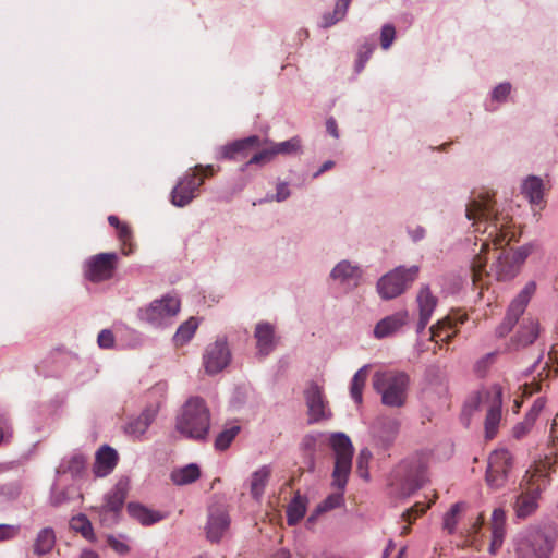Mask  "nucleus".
<instances>
[{
  "instance_id": "nucleus-17",
  "label": "nucleus",
  "mask_w": 558,
  "mask_h": 558,
  "mask_svg": "<svg viewBox=\"0 0 558 558\" xmlns=\"http://www.w3.org/2000/svg\"><path fill=\"white\" fill-rule=\"evenodd\" d=\"M126 485L119 482L105 497V504L97 508L101 522H114L126 498Z\"/></svg>"
},
{
  "instance_id": "nucleus-10",
  "label": "nucleus",
  "mask_w": 558,
  "mask_h": 558,
  "mask_svg": "<svg viewBox=\"0 0 558 558\" xmlns=\"http://www.w3.org/2000/svg\"><path fill=\"white\" fill-rule=\"evenodd\" d=\"M180 311V301L174 296H163L160 300L153 301L147 307L138 311L141 320L159 327L174 317Z\"/></svg>"
},
{
  "instance_id": "nucleus-33",
  "label": "nucleus",
  "mask_w": 558,
  "mask_h": 558,
  "mask_svg": "<svg viewBox=\"0 0 558 558\" xmlns=\"http://www.w3.org/2000/svg\"><path fill=\"white\" fill-rule=\"evenodd\" d=\"M56 543V535L52 529L45 527L36 536L33 550L37 556H43L51 551Z\"/></svg>"
},
{
  "instance_id": "nucleus-4",
  "label": "nucleus",
  "mask_w": 558,
  "mask_h": 558,
  "mask_svg": "<svg viewBox=\"0 0 558 558\" xmlns=\"http://www.w3.org/2000/svg\"><path fill=\"white\" fill-rule=\"evenodd\" d=\"M210 428V412L204 399L191 397L177 417L175 429L193 440H205Z\"/></svg>"
},
{
  "instance_id": "nucleus-51",
  "label": "nucleus",
  "mask_w": 558,
  "mask_h": 558,
  "mask_svg": "<svg viewBox=\"0 0 558 558\" xmlns=\"http://www.w3.org/2000/svg\"><path fill=\"white\" fill-rule=\"evenodd\" d=\"M20 533V526L13 524H0V542L11 541Z\"/></svg>"
},
{
  "instance_id": "nucleus-19",
  "label": "nucleus",
  "mask_w": 558,
  "mask_h": 558,
  "mask_svg": "<svg viewBox=\"0 0 558 558\" xmlns=\"http://www.w3.org/2000/svg\"><path fill=\"white\" fill-rule=\"evenodd\" d=\"M260 138L252 135L246 138L234 141L220 148V158L229 160H242L247 157L251 147L260 146Z\"/></svg>"
},
{
  "instance_id": "nucleus-56",
  "label": "nucleus",
  "mask_w": 558,
  "mask_h": 558,
  "mask_svg": "<svg viewBox=\"0 0 558 558\" xmlns=\"http://www.w3.org/2000/svg\"><path fill=\"white\" fill-rule=\"evenodd\" d=\"M511 85L509 83H502L499 84L494 90H493V99L497 101L505 100L507 96L510 94Z\"/></svg>"
},
{
  "instance_id": "nucleus-28",
  "label": "nucleus",
  "mask_w": 558,
  "mask_h": 558,
  "mask_svg": "<svg viewBox=\"0 0 558 558\" xmlns=\"http://www.w3.org/2000/svg\"><path fill=\"white\" fill-rule=\"evenodd\" d=\"M108 222L111 227H113L117 230V236L119 241L121 242V251L123 255H130L133 253V232L131 227L125 223L121 222L120 219L114 216L110 215L108 217Z\"/></svg>"
},
{
  "instance_id": "nucleus-7",
  "label": "nucleus",
  "mask_w": 558,
  "mask_h": 558,
  "mask_svg": "<svg viewBox=\"0 0 558 558\" xmlns=\"http://www.w3.org/2000/svg\"><path fill=\"white\" fill-rule=\"evenodd\" d=\"M409 376L399 371L375 373L373 387L381 396L383 404L390 408H401L407 401Z\"/></svg>"
},
{
  "instance_id": "nucleus-47",
  "label": "nucleus",
  "mask_w": 558,
  "mask_h": 558,
  "mask_svg": "<svg viewBox=\"0 0 558 558\" xmlns=\"http://www.w3.org/2000/svg\"><path fill=\"white\" fill-rule=\"evenodd\" d=\"M372 459V452L368 449H362L356 459V472L365 480L368 478V463Z\"/></svg>"
},
{
  "instance_id": "nucleus-61",
  "label": "nucleus",
  "mask_w": 558,
  "mask_h": 558,
  "mask_svg": "<svg viewBox=\"0 0 558 558\" xmlns=\"http://www.w3.org/2000/svg\"><path fill=\"white\" fill-rule=\"evenodd\" d=\"M290 196V191L288 189L287 183H279L277 186V193L275 195V199L277 202H282Z\"/></svg>"
},
{
  "instance_id": "nucleus-42",
  "label": "nucleus",
  "mask_w": 558,
  "mask_h": 558,
  "mask_svg": "<svg viewBox=\"0 0 558 558\" xmlns=\"http://www.w3.org/2000/svg\"><path fill=\"white\" fill-rule=\"evenodd\" d=\"M351 1L352 0H338L332 14L324 15L323 25L325 27H328V26L333 25L338 21L342 20L347 14V11H348V8H349Z\"/></svg>"
},
{
  "instance_id": "nucleus-5",
  "label": "nucleus",
  "mask_w": 558,
  "mask_h": 558,
  "mask_svg": "<svg viewBox=\"0 0 558 558\" xmlns=\"http://www.w3.org/2000/svg\"><path fill=\"white\" fill-rule=\"evenodd\" d=\"M427 464L423 457L413 456L402 460L392 471L390 485L401 497H408L427 482Z\"/></svg>"
},
{
  "instance_id": "nucleus-55",
  "label": "nucleus",
  "mask_w": 558,
  "mask_h": 558,
  "mask_svg": "<svg viewBox=\"0 0 558 558\" xmlns=\"http://www.w3.org/2000/svg\"><path fill=\"white\" fill-rule=\"evenodd\" d=\"M545 404H546V400L543 397L537 398L534 401L531 410L527 412V414L525 416H527L529 418H531L532 421L535 422L537 416L544 409Z\"/></svg>"
},
{
  "instance_id": "nucleus-57",
  "label": "nucleus",
  "mask_w": 558,
  "mask_h": 558,
  "mask_svg": "<svg viewBox=\"0 0 558 558\" xmlns=\"http://www.w3.org/2000/svg\"><path fill=\"white\" fill-rule=\"evenodd\" d=\"M530 253H531V251L529 247L522 246V247L518 248L515 252L509 253V254H510L511 259L515 260V263L518 264V267L521 268L522 264L524 263L526 257L530 255Z\"/></svg>"
},
{
  "instance_id": "nucleus-40",
  "label": "nucleus",
  "mask_w": 558,
  "mask_h": 558,
  "mask_svg": "<svg viewBox=\"0 0 558 558\" xmlns=\"http://www.w3.org/2000/svg\"><path fill=\"white\" fill-rule=\"evenodd\" d=\"M197 327L198 322L194 317L189 318L186 322L180 325L173 337L175 345L182 347L187 343L193 338Z\"/></svg>"
},
{
  "instance_id": "nucleus-15",
  "label": "nucleus",
  "mask_w": 558,
  "mask_h": 558,
  "mask_svg": "<svg viewBox=\"0 0 558 558\" xmlns=\"http://www.w3.org/2000/svg\"><path fill=\"white\" fill-rule=\"evenodd\" d=\"M231 361V352L225 339H217L206 347L203 354V366L208 375L223 371Z\"/></svg>"
},
{
  "instance_id": "nucleus-54",
  "label": "nucleus",
  "mask_w": 558,
  "mask_h": 558,
  "mask_svg": "<svg viewBox=\"0 0 558 558\" xmlns=\"http://www.w3.org/2000/svg\"><path fill=\"white\" fill-rule=\"evenodd\" d=\"M12 436V428L5 414L0 413V444Z\"/></svg>"
},
{
  "instance_id": "nucleus-34",
  "label": "nucleus",
  "mask_w": 558,
  "mask_h": 558,
  "mask_svg": "<svg viewBox=\"0 0 558 558\" xmlns=\"http://www.w3.org/2000/svg\"><path fill=\"white\" fill-rule=\"evenodd\" d=\"M437 494L435 493L433 496V499L429 500L427 504L417 501L415 502L411 508H409L407 511L402 513L403 521L408 522L409 524L403 527L401 534H408L410 531V525L415 522V520L424 514L427 509L430 508V506L436 501Z\"/></svg>"
},
{
  "instance_id": "nucleus-36",
  "label": "nucleus",
  "mask_w": 558,
  "mask_h": 558,
  "mask_svg": "<svg viewBox=\"0 0 558 558\" xmlns=\"http://www.w3.org/2000/svg\"><path fill=\"white\" fill-rule=\"evenodd\" d=\"M361 276L359 267L351 265L349 262H340L331 271V277L341 282L356 281Z\"/></svg>"
},
{
  "instance_id": "nucleus-11",
  "label": "nucleus",
  "mask_w": 558,
  "mask_h": 558,
  "mask_svg": "<svg viewBox=\"0 0 558 558\" xmlns=\"http://www.w3.org/2000/svg\"><path fill=\"white\" fill-rule=\"evenodd\" d=\"M535 291L536 282L529 281L520 291V293L512 300L502 323L496 329V333L498 337H505L511 331L513 326L519 320L520 316L524 313Z\"/></svg>"
},
{
  "instance_id": "nucleus-46",
  "label": "nucleus",
  "mask_w": 558,
  "mask_h": 558,
  "mask_svg": "<svg viewBox=\"0 0 558 558\" xmlns=\"http://www.w3.org/2000/svg\"><path fill=\"white\" fill-rule=\"evenodd\" d=\"M464 507L463 504L457 502L454 504L450 510L444 517V529L448 531L449 534H452L456 530L458 523V517Z\"/></svg>"
},
{
  "instance_id": "nucleus-13",
  "label": "nucleus",
  "mask_w": 558,
  "mask_h": 558,
  "mask_svg": "<svg viewBox=\"0 0 558 558\" xmlns=\"http://www.w3.org/2000/svg\"><path fill=\"white\" fill-rule=\"evenodd\" d=\"M512 468V457L506 449L495 450L488 458L486 483L494 489H499L507 483Z\"/></svg>"
},
{
  "instance_id": "nucleus-60",
  "label": "nucleus",
  "mask_w": 558,
  "mask_h": 558,
  "mask_svg": "<svg viewBox=\"0 0 558 558\" xmlns=\"http://www.w3.org/2000/svg\"><path fill=\"white\" fill-rule=\"evenodd\" d=\"M522 397H530L541 390V381L533 379L531 383H525L521 386Z\"/></svg>"
},
{
  "instance_id": "nucleus-27",
  "label": "nucleus",
  "mask_w": 558,
  "mask_h": 558,
  "mask_svg": "<svg viewBox=\"0 0 558 558\" xmlns=\"http://www.w3.org/2000/svg\"><path fill=\"white\" fill-rule=\"evenodd\" d=\"M156 417V410L146 408L137 417L128 422L124 426L125 434L140 438L143 436Z\"/></svg>"
},
{
  "instance_id": "nucleus-38",
  "label": "nucleus",
  "mask_w": 558,
  "mask_h": 558,
  "mask_svg": "<svg viewBox=\"0 0 558 558\" xmlns=\"http://www.w3.org/2000/svg\"><path fill=\"white\" fill-rule=\"evenodd\" d=\"M420 314L432 317L437 305V298L434 296L428 286H422L416 298Z\"/></svg>"
},
{
  "instance_id": "nucleus-24",
  "label": "nucleus",
  "mask_w": 558,
  "mask_h": 558,
  "mask_svg": "<svg viewBox=\"0 0 558 558\" xmlns=\"http://www.w3.org/2000/svg\"><path fill=\"white\" fill-rule=\"evenodd\" d=\"M506 512L496 508L492 514L489 553L495 555L502 546L506 534Z\"/></svg>"
},
{
  "instance_id": "nucleus-64",
  "label": "nucleus",
  "mask_w": 558,
  "mask_h": 558,
  "mask_svg": "<svg viewBox=\"0 0 558 558\" xmlns=\"http://www.w3.org/2000/svg\"><path fill=\"white\" fill-rule=\"evenodd\" d=\"M66 500V495L63 490L54 492L51 496V504L53 506H60Z\"/></svg>"
},
{
  "instance_id": "nucleus-48",
  "label": "nucleus",
  "mask_w": 558,
  "mask_h": 558,
  "mask_svg": "<svg viewBox=\"0 0 558 558\" xmlns=\"http://www.w3.org/2000/svg\"><path fill=\"white\" fill-rule=\"evenodd\" d=\"M275 153L271 145L268 148H265L255 155H253L250 160L246 162L245 167L250 165H266L270 162L275 158Z\"/></svg>"
},
{
  "instance_id": "nucleus-35",
  "label": "nucleus",
  "mask_w": 558,
  "mask_h": 558,
  "mask_svg": "<svg viewBox=\"0 0 558 558\" xmlns=\"http://www.w3.org/2000/svg\"><path fill=\"white\" fill-rule=\"evenodd\" d=\"M306 512V499L299 493L294 496L287 507V522L289 525H295L300 522Z\"/></svg>"
},
{
  "instance_id": "nucleus-1",
  "label": "nucleus",
  "mask_w": 558,
  "mask_h": 558,
  "mask_svg": "<svg viewBox=\"0 0 558 558\" xmlns=\"http://www.w3.org/2000/svg\"><path fill=\"white\" fill-rule=\"evenodd\" d=\"M465 215L469 220H473L475 232L487 234L481 244L480 252L471 263L474 287L482 290L486 284L484 279L492 276L498 281L513 279L520 268L515 260L511 259L509 253H500L497 260L490 266V271L485 269L489 244L493 243L496 247H501L504 243H509L514 239V233L510 231L511 218L495 209V202L488 193L474 197L466 205Z\"/></svg>"
},
{
  "instance_id": "nucleus-20",
  "label": "nucleus",
  "mask_w": 558,
  "mask_h": 558,
  "mask_svg": "<svg viewBox=\"0 0 558 558\" xmlns=\"http://www.w3.org/2000/svg\"><path fill=\"white\" fill-rule=\"evenodd\" d=\"M400 425L397 417L380 416L377 418L374 429L383 447L388 448L393 444L399 434Z\"/></svg>"
},
{
  "instance_id": "nucleus-32",
  "label": "nucleus",
  "mask_w": 558,
  "mask_h": 558,
  "mask_svg": "<svg viewBox=\"0 0 558 558\" xmlns=\"http://www.w3.org/2000/svg\"><path fill=\"white\" fill-rule=\"evenodd\" d=\"M201 476V470L197 464L191 463L171 472L170 478L175 485H187L197 481Z\"/></svg>"
},
{
  "instance_id": "nucleus-62",
  "label": "nucleus",
  "mask_w": 558,
  "mask_h": 558,
  "mask_svg": "<svg viewBox=\"0 0 558 558\" xmlns=\"http://www.w3.org/2000/svg\"><path fill=\"white\" fill-rule=\"evenodd\" d=\"M549 437L553 447H558V413L553 420Z\"/></svg>"
},
{
  "instance_id": "nucleus-12",
  "label": "nucleus",
  "mask_w": 558,
  "mask_h": 558,
  "mask_svg": "<svg viewBox=\"0 0 558 558\" xmlns=\"http://www.w3.org/2000/svg\"><path fill=\"white\" fill-rule=\"evenodd\" d=\"M117 253H99L89 257L85 263V277L95 283L109 280L113 277L118 266Z\"/></svg>"
},
{
  "instance_id": "nucleus-39",
  "label": "nucleus",
  "mask_w": 558,
  "mask_h": 558,
  "mask_svg": "<svg viewBox=\"0 0 558 558\" xmlns=\"http://www.w3.org/2000/svg\"><path fill=\"white\" fill-rule=\"evenodd\" d=\"M523 194L532 204H539L543 199V181L537 177H530L522 186Z\"/></svg>"
},
{
  "instance_id": "nucleus-23",
  "label": "nucleus",
  "mask_w": 558,
  "mask_h": 558,
  "mask_svg": "<svg viewBox=\"0 0 558 558\" xmlns=\"http://www.w3.org/2000/svg\"><path fill=\"white\" fill-rule=\"evenodd\" d=\"M408 312L400 311L380 319L375 328L374 336L377 339H384L396 333L408 322Z\"/></svg>"
},
{
  "instance_id": "nucleus-26",
  "label": "nucleus",
  "mask_w": 558,
  "mask_h": 558,
  "mask_svg": "<svg viewBox=\"0 0 558 558\" xmlns=\"http://www.w3.org/2000/svg\"><path fill=\"white\" fill-rule=\"evenodd\" d=\"M118 462V453L109 446H102L96 453L94 464V473L98 477H104L110 474L116 468Z\"/></svg>"
},
{
  "instance_id": "nucleus-6",
  "label": "nucleus",
  "mask_w": 558,
  "mask_h": 558,
  "mask_svg": "<svg viewBox=\"0 0 558 558\" xmlns=\"http://www.w3.org/2000/svg\"><path fill=\"white\" fill-rule=\"evenodd\" d=\"M470 405L474 409H486L484 422L485 438L493 439L498 433L501 422L502 389L494 384L481 388L470 400Z\"/></svg>"
},
{
  "instance_id": "nucleus-8",
  "label": "nucleus",
  "mask_w": 558,
  "mask_h": 558,
  "mask_svg": "<svg viewBox=\"0 0 558 558\" xmlns=\"http://www.w3.org/2000/svg\"><path fill=\"white\" fill-rule=\"evenodd\" d=\"M554 543V532L531 527L515 538L517 558H549Z\"/></svg>"
},
{
  "instance_id": "nucleus-63",
  "label": "nucleus",
  "mask_w": 558,
  "mask_h": 558,
  "mask_svg": "<svg viewBox=\"0 0 558 558\" xmlns=\"http://www.w3.org/2000/svg\"><path fill=\"white\" fill-rule=\"evenodd\" d=\"M326 130L335 138L339 137L338 125H337V122H336V120L333 118H329L326 121Z\"/></svg>"
},
{
  "instance_id": "nucleus-16",
  "label": "nucleus",
  "mask_w": 558,
  "mask_h": 558,
  "mask_svg": "<svg viewBox=\"0 0 558 558\" xmlns=\"http://www.w3.org/2000/svg\"><path fill=\"white\" fill-rule=\"evenodd\" d=\"M306 405L308 408L310 422H318L331 416L330 411L327 409V401L325 400L323 388L316 383L311 381L304 391Z\"/></svg>"
},
{
  "instance_id": "nucleus-14",
  "label": "nucleus",
  "mask_w": 558,
  "mask_h": 558,
  "mask_svg": "<svg viewBox=\"0 0 558 558\" xmlns=\"http://www.w3.org/2000/svg\"><path fill=\"white\" fill-rule=\"evenodd\" d=\"M204 184L203 178L190 168L178 181L171 192V203L177 207L189 205L198 195L199 187Z\"/></svg>"
},
{
  "instance_id": "nucleus-52",
  "label": "nucleus",
  "mask_w": 558,
  "mask_h": 558,
  "mask_svg": "<svg viewBox=\"0 0 558 558\" xmlns=\"http://www.w3.org/2000/svg\"><path fill=\"white\" fill-rule=\"evenodd\" d=\"M496 357V353H488L484 357H482L477 363L475 364V372L480 376H484L488 367L494 363Z\"/></svg>"
},
{
  "instance_id": "nucleus-45",
  "label": "nucleus",
  "mask_w": 558,
  "mask_h": 558,
  "mask_svg": "<svg viewBox=\"0 0 558 558\" xmlns=\"http://www.w3.org/2000/svg\"><path fill=\"white\" fill-rule=\"evenodd\" d=\"M275 156L277 155H290L296 153L301 147L299 137H292L281 143H271Z\"/></svg>"
},
{
  "instance_id": "nucleus-50",
  "label": "nucleus",
  "mask_w": 558,
  "mask_h": 558,
  "mask_svg": "<svg viewBox=\"0 0 558 558\" xmlns=\"http://www.w3.org/2000/svg\"><path fill=\"white\" fill-rule=\"evenodd\" d=\"M395 36H396V29L392 25L387 24V25L383 26L381 34H380V45H381L383 49H388L391 46V44L393 43Z\"/></svg>"
},
{
  "instance_id": "nucleus-25",
  "label": "nucleus",
  "mask_w": 558,
  "mask_h": 558,
  "mask_svg": "<svg viewBox=\"0 0 558 558\" xmlns=\"http://www.w3.org/2000/svg\"><path fill=\"white\" fill-rule=\"evenodd\" d=\"M254 337L260 356L268 355L275 349V327L271 324L267 322L258 323L255 327Z\"/></svg>"
},
{
  "instance_id": "nucleus-43",
  "label": "nucleus",
  "mask_w": 558,
  "mask_h": 558,
  "mask_svg": "<svg viewBox=\"0 0 558 558\" xmlns=\"http://www.w3.org/2000/svg\"><path fill=\"white\" fill-rule=\"evenodd\" d=\"M484 524V515L478 514L475 521L466 530L464 546L480 548L481 544L477 543V535Z\"/></svg>"
},
{
  "instance_id": "nucleus-53",
  "label": "nucleus",
  "mask_w": 558,
  "mask_h": 558,
  "mask_svg": "<svg viewBox=\"0 0 558 558\" xmlns=\"http://www.w3.org/2000/svg\"><path fill=\"white\" fill-rule=\"evenodd\" d=\"M97 342H98L99 347L102 349L112 348L114 344L113 333L108 329L101 330L98 335Z\"/></svg>"
},
{
  "instance_id": "nucleus-29",
  "label": "nucleus",
  "mask_w": 558,
  "mask_h": 558,
  "mask_svg": "<svg viewBox=\"0 0 558 558\" xmlns=\"http://www.w3.org/2000/svg\"><path fill=\"white\" fill-rule=\"evenodd\" d=\"M128 512L143 525H151L163 519V515L160 512L135 502H130L128 505Z\"/></svg>"
},
{
  "instance_id": "nucleus-3",
  "label": "nucleus",
  "mask_w": 558,
  "mask_h": 558,
  "mask_svg": "<svg viewBox=\"0 0 558 558\" xmlns=\"http://www.w3.org/2000/svg\"><path fill=\"white\" fill-rule=\"evenodd\" d=\"M330 445L336 453L332 484L340 492L329 495L319 506V511L338 508L343 502V490L351 471L353 446L350 438L343 433H336L330 438Z\"/></svg>"
},
{
  "instance_id": "nucleus-59",
  "label": "nucleus",
  "mask_w": 558,
  "mask_h": 558,
  "mask_svg": "<svg viewBox=\"0 0 558 558\" xmlns=\"http://www.w3.org/2000/svg\"><path fill=\"white\" fill-rule=\"evenodd\" d=\"M192 170L196 173L197 177L203 178V180H205V178L213 177L215 173V169L211 165H196L192 168Z\"/></svg>"
},
{
  "instance_id": "nucleus-2",
  "label": "nucleus",
  "mask_w": 558,
  "mask_h": 558,
  "mask_svg": "<svg viewBox=\"0 0 558 558\" xmlns=\"http://www.w3.org/2000/svg\"><path fill=\"white\" fill-rule=\"evenodd\" d=\"M550 465L548 461H538L529 469L521 481V494L517 497L513 509L515 515L525 519L538 508L541 494L549 485Z\"/></svg>"
},
{
  "instance_id": "nucleus-30",
  "label": "nucleus",
  "mask_w": 558,
  "mask_h": 558,
  "mask_svg": "<svg viewBox=\"0 0 558 558\" xmlns=\"http://www.w3.org/2000/svg\"><path fill=\"white\" fill-rule=\"evenodd\" d=\"M59 474H70L73 478L81 477L86 472V458L83 454H73L63 459L57 469Z\"/></svg>"
},
{
  "instance_id": "nucleus-21",
  "label": "nucleus",
  "mask_w": 558,
  "mask_h": 558,
  "mask_svg": "<svg viewBox=\"0 0 558 558\" xmlns=\"http://www.w3.org/2000/svg\"><path fill=\"white\" fill-rule=\"evenodd\" d=\"M230 524L228 513L221 508H210L207 522V538L210 542H219Z\"/></svg>"
},
{
  "instance_id": "nucleus-31",
  "label": "nucleus",
  "mask_w": 558,
  "mask_h": 558,
  "mask_svg": "<svg viewBox=\"0 0 558 558\" xmlns=\"http://www.w3.org/2000/svg\"><path fill=\"white\" fill-rule=\"evenodd\" d=\"M271 475V469L268 465H263L252 474L250 492L253 498L259 499L268 484Z\"/></svg>"
},
{
  "instance_id": "nucleus-22",
  "label": "nucleus",
  "mask_w": 558,
  "mask_h": 558,
  "mask_svg": "<svg viewBox=\"0 0 558 558\" xmlns=\"http://www.w3.org/2000/svg\"><path fill=\"white\" fill-rule=\"evenodd\" d=\"M539 335V323L536 318H523L515 336L511 339L514 349L525 348L537 339Z\"/></svg>"
},
{
  "instance_id": "nucleus-44",
  "label": "nucleus",
  "mask_w": 558,
  "mask_h": 558,
  "mask_svg": "<svg viewBox=\"0 0 558 558\" xmlns=\"http://www.w3.org/2000/svg\"><path fill=\"white\" fill-rule=\"evenodd\" d=\"M240 432V426L234 425L230 428H227L218 434L215 440V448L217 450H226L229 448L233 439L236 437V435Z\"/></svg>"
},
{
  "instance_id": "nucleus-9",
  "label": "nucleus",
  "mask_w": 558,
  "mask_h": 558,
  "mask_svg": "<svg viewBox=\"0 0 558 558\" xmlns=\"http://www.w3.org/2000/svg\"><path fill=\"white\" fill-rule=\"evenodd\" d=\"M418 266L404 268L402 266L383 276L377 282L378 293L383 299L389 300L402 294L417 278Z\"/></svg>"
},
{
  "instance_id": "nucleus-18",
  "label": "nucleus",
  "mask_w": 558,
  "mask_h": 558,
  "mask_svg": "<svg viewBox=\"0 0 558 558\" xmlns=\"http://www.w3.org/2000/svg\"><path fill=\"white\" fill-rule=\"evenodd\" d=\"M468 319L465 314L448 316L430 327V340L449 342L458 332L457 326Z\"/></svg>"
},
{
  "instance_id": "nucleus-37",
  "label": "nucleus",
  "mask_w": 558,
  "mask_h": 558,
  "mask_svg": "<svg viewBox=\"0 0 558 558\" xmlns=\"http://www.w3.org/2000/svg\"><path fill=\"white\" fill-rule=\"evenodd\" d=\"M368 365H364L361 367L353 376L351 381V388L350 393L352 399L357 403L361 404L363 401V389L365 387L367 377H368Z\"/></svg>"
},
{
  "instance_id": "nucleus-58",
  "label": "nucleus",
  "mask_w": 558,
  "mask_h": 558,
  "mask_svg": "<svg viewBox=\"0 0 558 558\" xmlns=\"http://www.w3.org/2000/svg\"><path fill=\"white\" fill-rule=\"evenodd\" d=\"M108 544L109 546L118 554L120 555H125L129 553L130 550V547L128 544H125L124 542L122 541H119L117 538H114L113 536H110L108 538Z\"/></svg>"
},
{
  "instance_id": "nucleus-41",
  "label": "nucleus",
  "mask_w": 558,
  "mask_h": 558,
  "mask_svg": "<svg viewBox=\"0 0 558 558\" xmlns=\"http://www.w3.org/2000/svg\"><path fill=\"white\" fill-rule=\"evenodd\" d=\"M70 526L73 531L81 533L84 538L90 542L95 539L92 523L86 515L78 514L73 517L70 521Z\"/></svg>"
},
{
  "instance_id": "nucleus-49",
  "label": "nucleus",
  "mask_w": 558,
  "mask_h": 558,
  "mask_svg": "<svg viewBox=\"0 0 558 558\" xmlns=\"http://www.w3.org/2000/svg\"><path fill=\"white\" fill-rule=\"evenodd\" d=\"M534 423H535L534 421H532L531 418L525 416L522 422L518 423L513 427V429H512L513 437L517 439H521L524 436H526L529 434V432L532 429Z\"/></svg>"
}]
</instances>
